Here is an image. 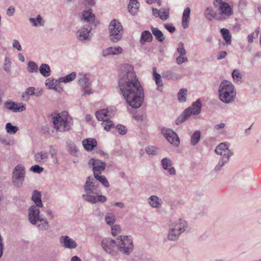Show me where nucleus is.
I'll return each instance as SVG.
<instances>
[{"instance_id":"obj_1","label":"nucleus","mask_w":261,"mask_h":261,"mask_svg":"<svg viewBox=\"0 0 261 261\" xmlns=\"http://www.w3.org/2000/svg\"><path fill=\"white\" fill-rule=\"evenodd\" d=\"M118 87L120 93L127 103L134 109L141 106L144 99V90L134 71L129 64L120 66Z\"/></svg>"},{"instance_id":"obj_2","label":"nucleus","mask_w":261,"mask_h":261,"mask_svg":"<svg viewBox=\"0 0 261 261\" xmlns=\"http://www.w3.org/2000/svg\"><path fill=\"white\" fill-rule=\"evenodd\" d=\"M54 128L59 132L70 130L73 125L72 118L66 111L55 113L51 115Z\"/></svg>"},{"instance_id":"obj_3","label":"nucleus","mask_w":261,"mask_h":261,"mask_svg":"<svg viewBox=\"0 0 261 261\" xmlns=\"http://www.w3.org/2000/svg\"><path fill=\"white\" fill-rule=\"evenodd\" d=\"M39 207L32 205L28 210V219L32 225H36L41 231H46L49 228V224L47 219L40 214Z\"/></svg>"},{"instance_id":"obj_4","label":"nucleus","mask_w":261,"mask_h":261,"mask_svg":"<svg viewBox=\"0 0 261 261\" xmlns=\"http://www.w3.org/2000/svg\"><path fill=\"white\" fill-rule=\"evenodd\" d=\"M218 94L219 99L226 104L232 103L236 97L235 88L228 81H223L220 83Z\"/></svg>"},{"instance_id":"obj_5","label":"nucleus","mask_w":261,"mask_h":261,"mask_svg":"<svg viewBox=\"0 0 261 261\" xmlns=\"http://www.w3.org/2000/svg\"><path fill=\"white\" fill-rule=\"evenodd\" d=\"M84 193L82 197L85 201L90 202L95 201L96 194H101V190L98 184L94 178L88 176L83 186Z\"/></svg>"},{"instance_id":"obj_6","label":"nucleus","mask_w":261,"mask_h":261,"mask_svg":"<svg viewBox=\"0 0 261 261\" xmlns=\"http://www.w3.org/2000/svg\"><path fill=\"white\" fill-rule=\"evenodd\" d=\"M201 102L199 99H198L195 102H193L191 107L186 109L177 118L176 120V124H179L187 120L190 116L193 114L197 115L201 112Z\"/></svg>"},{"instance_id":"obj_7","label":"nucleus","mask_w":261,"mask_h":261,"mask_svg":"<svg viewBox=\"0 0 261 261\" xmlns=\"http://www.w3.org/2000/svg\"><path fill=\"white\" fill-rule=\"evenodd\" d=\"M110 40L114 43L119 41L123 34V28L121 23L116 19L112 20L109 25Z\"/></svg>"},{"instance_id":"obj_8","label":"nucleus","mask_w":261,"mask_h":261,"mask_svg":"<svg viewBox=\"0 0 261 261\" xmlns=\"http://www.w3.org/2000/svg\"><path fill=\"white\" fill-rule=\"evenodd\" d=\"M25 176V169L22 164H18L13 170L12 182L14 187L20 188L23 186Z\"/></svg>"},{"instance_id":"obj_9","label":"nucleus","mask_w":261,"mask_h":261,"mask_svg":"<svg viewBox=\"0 0 261 261\" xmlns=\"http://www.w3.org/2000/svg\"><path fill=\"white\" fill-rule=\"evenodd\" d=\"M103 249L108 253L112 255L116 254L118 252L128 254L130 253L134 246H102Z\"/></svg>"},{"instance_id":"obj_10","label":"nucleus","mask_w":261,"mask_h":261,"mask_svg":"<svg viewBox=\"0 0 261 261\" xmlns=\"http://www.w3.org/2000/svg\"><path fill=\"white\" fill-rule=\"evenodd\" d=\"M213 4L215 7H219L220 13L218 14L223 17L222 20L232 14V10L230 6L227 3L223 2L222 0H214Z\"/></svg>"},{"instance_id":"obj_11","label":"nucleus","mask_w":261,"mask_h":261,"mask_svg":"<svg viewBox=\"0 0 261 261\" xmlns=\"http://www.w3.org/2000/svg\"><path fill=\"white\" fill-rule=\"evenodd\" d=\"M116 111V109L115 107L99 110L95 113L96 117L98 120L103 122V121L108 120L110 118L113 116Z\"/></svg>"},{"instance_id":"obj_12","label":"nucleus","mask_w":261,"mask_h":261,"mask_svg":"<svg viewBox=\"0 0 261 261\" xmlns=\"http://www.w3.org/2000/svg\"><path fill=\"white\" fill-rule=\"evenodd\" d=\"M91 31V27L89 25H84L81 27L76 32V38L81 41L90 40L92 37Z\"/></svg>"},{"instance_id":"obj_13","label":"nucleus","mask_w":261,"mask_h":261,"mask_svg":"<svg viewBox=\"0 0 261 261\" xmlns=\"http://www.w3.org/2000/svg\"><path fill=\"white\" fill-rule=\"evenodd\" d=\"M89 164L92 166L94 176L100 174L106 167V164L104 162L95 158L91 159L89 161Z\"/></svg>"},{"instance_id":"obj_14","label":"nucleus","mask_w":261,"mask_h":261,"mask_svg":"<svg viewBox=\"0 0 261 261\" xmlns=\"http://www.w3.org/2000/svg\"><path fill=\"white\" fill-rule=\"evenodd\" d=\"M162 133L167 140L171 144L177 146L179 143V139L177 134L172 130L168 128H163Z\"/></svg>"},{"instance_id":"obj_15","label":"nucleus","mask_w":261,"mask_h":261,"mask_svg":"<svg viewBox=\"0 0 261 261\" xmlns=\"http://www.w3.org/2000/svg\"><path fill=\"white\" fill-rule=\"evenodd\" d=\"M215 152L217 154L220 155L222 158H228L232 155L233 153L228 149V145L226 143H221L218 145Z\"/></svg>"},{"instance_id":"obj_16","label":"nucleus","mask_w":261,"mask_h":261,"mask_svg":"<svg viewBox=\"0 0 261 261\" xmlns=\"http://www.w3.org/2000/svg\"><path fill=\"white\" fill-rule=\"evenodd\" d=\"M169 226L180 234L183 233L187 228V222L182 219L171 222Z\"/></svg>"},{"instance_id":"obj_17","label":"nucleus","mask_w":261,"mask_h":261,"mask_svg":"<svg viewBox=\"0 0 261 261\" xmlns=\"http://www.w3.org/2000/svg\"><path fill=\"white\" fill-rule=\"evenodd\" d=\"M19 105L20 104L16 103L12 101H6L4 103V107L6 109L15 113L22 112L25 110V107L24 105Z\"/></svg>"},{"instance_id":"obj_18","label":"nucleus","mask_w":261,"mask_h":261,"mask_svg":"<svg viewBox=\"0 0 261 261\" xmlns=\"http://www.w3.org/2000/svg\"><path fill=\"white\" fill-rule=\"evenodd\" d=\"M161 165L163 168L167 171L170 175L176 174L175 169L172 167V161L169 158H163L161 161Z\"/></svg>"},{"instance_id":"obj_19","label":"nucleus","mask_w":261,"mask_h":261,"mask_svg":"<svg viewBox=\"0 0 261 261\" xmlns=\"http://www.w3.org/2000/svg\"><path fill=\"white\" fill-rule=\"evenodd\" d=\"M204 15L205 18L209 20H212L213 19L217 20L223 19V17L217 14L212 7H207L204 11Z\"/></svg>"},{"instance_id":"obj_20","label":"nucleus","mask_w":261,"mask_h":261,"mask_svg":"<svg viewBox=\"0 0 261 261\" xmlns=\"http://www.w3.org/2000/svg\"><path fill=\"white\" fill-rule=\"evenodd\" d=\"M123 49L120 46L110 47L102 50V55L103 57L109 55H116L122 53Z\"/></svg>"},{"instance_id":"obj_21","label":"nucleus","mask_w":261,"mask_h":261,"mask_svg":"<svg viewBox=\"0 0 261 261\" xmlns=\"http://www.w3.org/2000/svg\"><path fill=\"white\" fill-rule=\"evenodd\" d=\"M147 201L149 205L153 208H159L163 204L162 199L156 195L150 196L148 198Z\"/></svg>"},{"instance_id":"obj_22","label":"nucleus","mask_w":261,"mask_h":261,"mask_svg":"<svg viewBox=\"0 0 261 261\" xmlns=\"http://www.w3.org/2000/svg\"><path fill=\"white\" fill-rule=\"evenodd\" d=\"M82 143L85 149L88 151L92 150L97 145V141L93 138L85 139L83 141Z\"/></svg>"},{"instance_id":"obj_23","label":"nucleus","mask_w":261,"mask_h":261,"mask_svg":"<svg viewBox=\"0 0 261 261\" xmlns=\"http://www.w3.org/2000/svg\"><path fill=\"white\" fill-rule=\"evenodd\" d=\"M190 13L191 10L189 7L186 8L184 11L181 23L184 29H186L189 27Z\"/></svg>"},{"instance_id":"obj_24","label":"nucleus","mask_w":261,"mask_h":261,"mask_svg":"<svg viewBox=\"0 0 261 261\" xmlns=\"http://www.w3.org/2000/svg\"><path fill=\"white\" fill-rule=\"evenodd\" d=\"M32 200L35 204V206L40 207L43 206L41 200V194L39 191L35 190L33 192Z\"/></svg>"},{"instance_id":"obj_25","label":"nucleus","mask_w":261,"mask_h":261,"mask_svg":"<svg viewBox=\"0 0 261 261\" xmlns=\"http://www.w3.org/2000/svg\"><path fill=\"white\" fill-rule=\"evenodd\" d=\"M48 158V153L46 151H40L34 154V158L36 162L40 163L45 162Z\"/></svg>"},{"instance_id":"obj_26","label":"nucleus","mask_w":261,"mask_h":261,"mask_svg":"<svg viewBox=\"0 0 261 261\" xmlns=\"http://www.w3.org/2000/svg\"><path fill=\"white\" fill-rule=\"evenodd\" d=\"M35 88L33 87H30L28 88L25 91L22 93L21 96V99L22 100L27 101L29 99V95H36V96H38L41 94L40 93L39 94L35 92Z\"/></svg>"},{"instance_id":"obj_27","label":"nucleus","mask_w":261,"mask_h":261,"mask_svg":"<svg viewBox=\"0 0 261 261\" xmlns=\"http://www.w3.org/2000/svg\"><path fill=\"white\" fill-rule=\"evenodd\" d=\"M118 245H133V239L130 236H120L117 238Z\"/></svg>"},{"instance_id":"obj_28","label":"nucleus","mask_w":261,"mask_h":261,"mask_svg":"<svg viewBox=\"0 0 261 261\" xmlns=\"http://www.w3.org/2000/svg\"><path fill=\"white\" fill-rule=\"evenodd\" d=\"M152 71H153V79L155 81V83L158 86V89L161 91V89L163 87V85L161 76L159 73H158L156 72V67H153Z\"/></svg>"},{"instance_id":"obj_29","label":"nucleus","mask_w":261,"mask_h":261,"mask_svg":"<svg viewBox=\"0 0 261 261\" xmlns=\"http://www.w3.org/2000/svg\"><path fill=\"white\" fill-rule=\"evenodd\" d=\"M79 85L81 88L91 85V82L85 74H79Z\"/></svg>"},{"instance_id":"obj_30","label":"nucleus","mask_w":261,"mask_h":261,"mask_svg":"<svg viewBox=\"0 0 261 261\" xmlns=\"http://www.w3.org/2000/svg\"><path fill=\"white\" fill-rule=\"evenodd\" d=\"M152 34L154 36L156 39L159 41L162 42L164 41L165 37L163 33L157 28L151 27Z\"/></svg>"},{"instance_id":"obj_31","label":"nucleus","mask_w":261,"mask_h":261,"mask_svg":"<svg viewBox=\"0 0 261 261\" xmlns=\"http://www.w3.org/2000/svg\"><path fill=\"white\" fill-rule=\"evenodd\" d=\"M152 40V36L148 31L142 32L140 40L141 44H144L146 42H151Z\"/></svg>"},{"instance_id":"obj_32","label":"nucleus","mask_w":261,"mask_h":261,"mask_svg":"<svg viewBox=\"0 0 261 261\" xmlns=\"http://www.w3.org/2000/svg\"><path fill=\"white\" fill-rule=\"evenodd\" d=\"M139 6L140 5L138 1L129 2L128 5V9L129 13L133 15H135L138 11Z\"/></svg>"},{"instance_id":"obj_33","label":"nucleus","mask_w":261,"mask_h":261,"mask_svg":"<svg viewBox=\"0 0 261 261\" xmlns=\"http://www.w3.org/2000/svg\"><path fill=\"white\" fill-rule=\"evenodd\" d=\"M220 33L225 41L227 45H230L231 43V35L230 34L229 30L227 29H222L220 30Z\"/></svg>"},{"instance_id":"obj_34","label":"nucleus","mask_w":261,"mask_h":261,"mask_svg":"<svg viewBox=\"0 0 261 261\" xmlns=\"http://www.w3.org/2000/svg\"><path fill=\"white\" fill-rule=\"evenodd\" d=\"M180 234V233H179L178 232H177L176 230L170 227L168 231L167 239L170 241H175L178 239Z\"/></svg>"},{"instance_id":"obj_35","label":"nucleus","mask_w":261,"mask_h":261,"mask_svg":"<svg viewBox=\"0 0 261 261\" xmlns=\"http://www.w3.org/2000/svg\"><path fill=\"white\" fill-rule=\"evenodd\" d=\"M40 74L44 77H48L50 75V68L47 64H42L39 68Z\"/></svg>"},{"instance_id":"obj_36","label":"nucleus","mask_w":261,"mask_h":261,"mask_svg":"<svg viewBox=\"0 0 261 261\" xmlns=\"http://www.w3.org/2000/svg\"><path fill=\"white\" fill-rule=\"evenodd\" d=\"M76 76V73L75 72H72L70 74L66 75L65 77H60L58 79L59 82H62L67 83L73 81Z\"/></svg>"},{"instance_id":"obj_37","label":"nucleus","mask_w":261,"mask_h":261,"mask_svg":"<svg viewBox=\"0 0 261 261\" xmlns=\"http://www.w3.org/2000/svg\"><path fill=\"white\" fill-rule=\"evenodd\" d=\"M83 18L86 22H93L95 16L92 13L91 10L84 11L83 13Z\"/></svg>"},{"instance_id":"obj_38","label":"nucleus","mask_w":261,"mask_h":261,"mask_svg":"<svg viewBox=\"0 0 261 261\" xmlns=\"http://www.w3.org/2000/svg\"><path fill=\"white\" fill-rule=\"evenodd\" d=\"M59 241L62 245H76L74 240L67 236L61 237Z\"/></svg>"},{"instance_id":"obj_39","label":"nucleus","mask_w":261,"mask_h":261,"mask_svg":"<svg viewBox=\"0 0 261 261\" xmlns=\"http://www.w3.org/2000/svg\"><path fill=\"white\" fill-rule=\"evenodd\" d=\"M201 132L199 130L195 131L191 137L190 143L192 145H196L200 140Z\"/></svg>"},{"instance_id":"obj_40","label":"nucleus","mask_w":261,"mask_h":261,"mask_svg":"<svg viewBox=\"0 0 261 261\" xmlns=\"http://www.w3.org/2000/svg\"><path fill=\"white\" fill-rule=\"evenodd\" d=\"M94 178L99 181L105 187L109 188L110 187L109 182L104 175H101V174H96V175L94 176Z\"/></svg>"},{"instance_id":"obj_41","label":"nucleus","mask_w":261,"mask_h":261,"mask_svg":"<svg viewBox=\"0 0 261 261\" xmlns=\"http://www.w3.org/2000/svg\"><path fill=\"white\" fill-rule=\"evenodd\" d=\"M38 70V65L35 62L30 61L28 63L27 71L29 73H36Z\"/></svg>"},{"instance_id":"obj_42","label":"nucleus","mask_w":261,"mask_h":261,"mask_svg":"<svg viewBox=\"0 0 261 261\" xmlns=\"http://www.w3.org/2000/svg\"><path fill=\"white\" fill-rule=\"evenodd\" d=\"M66 145L70 153L75 155L77 152V148L75 145L71 140L67 141Z\"/></svg>"},{"instance_id":"obj_43","label":"nucleus","mask_w":261,"mask_h":261,"mask_svg":"<svg viewBox=\"0 0 261 261\" xmlns=\"http://www.w3.org/2000/svg\"><path fill=\"white\" fill-rule=\"evenodd\" d=\"M42 18L40 15H38L37 18H30L29 21L32 23L34 27L43 26V23L42 22Z\"/></svg>"},{"instance_id":"obj_44","label":"nucleus","mask_w":261,"mask_h":261,"mask_svg":"<svg viewBox=\"0 0 261 261\" xmlns=\"http://www.w3.org/2000/svg\"><path fill=\"white\" fill-rule=\"evenodd\" d=\"M106 223L110 225H113L116 221L115 216L112 213H108L105 216Z\"/></svg>"},{"instance_id":"obj_45","label":"nucleus","mask_w":261,"mask_h":261,"mask_svg":"<svg viewBox=\"0 0 261 261\" xmlns=\"http://www.w3.org/2000/svg\"><path fill=\"white\" fill-rule=\"evenodd\" d=\"M229 159L228 158H222L219 160L218 164L216 166L215 168V171H220L222 167L227 163L229 162Z\"/></svg>"},{"instance_id":"obj_46","label":"nucleus","mask_w":261,"mask_h":261,"mask_svg":"<svg viewBox=\"0 0 261 261\" xmlns=\"http://www.w3.org/2000/svg\"><path fill=\"white\" fill-rule=\"evenodd\" d=\"M5 128L7 133L10 134H15L18 130L17 126L12 125L10 122L6 124Z\"/></svg>"},{"instance_id":"obj_47","label":"nucleus","mask_w":261,"mask_h":261,"mask_svg":"<svg viewBox=\"0 0 261 261\" xmlns=\"http://www.w3.org/2000/svg\"><path fill=\"white\" fill-rule=\"evenodd\" d=\"M145 151L149 155H155L158 153V148L153 146H148L145 148Z\"/></svg>"},{"instance_id":"obj_48","label":"nucleus","mask_w":261,"mask_h":261,"mask_svg":"<svg viewBox=\"0 0 261 261\" xmlns=\"http://www.w3.org/2000/svg\"><path fill=\"white\" fill-rule=\"evenodd\" d=\"M187 90L186 89H181L177 94L178 99L180 102H185L186 101V95Z\"/></svg>"},{"instance_id":"obj_49","label":"nucleus","mask_w":261,"mask_h":261,"mask_svg":"<svg viewBox=\"0 0 261 261\" xmlns=\"http://www.w3.org/2000/svg\"><path fill=\"white\" fill-rule=\"evenodd\" d=\"M177 75L171 70L165 71L163 73V76L168 80L177 79Z\"/></svg>"},{"instance_id":"obj_50","label":"nucleus","mask_w":261,"mask_h":261,"mask_svg":"<svg viewBox=\"0 0 261 261\" xmlns=\"http://www.w3.org/2000/svg\"><path fill=\"white\" fill-rule=\"evenodd\" d=\"M177 54L178 56H186L187 51L185 48L184 44L182 42H179L176 49Z\"/></svg>"},{"instance_id":"obj_51","label":"nucleus","mask_w":261,"mask_h":261,"mask_svg":"<svg viewBox=\"0 0 261 261\" xmlns=\"http://www.w3.org/2000/svg\"><path fill=\"white\" fill-rule=\"evenodd\" d=\"M11 61L9 57H5L4 63V70L9 73L11 70Z\"/></svg>"},{"instance_id":"obj_52","label":"nucleus","mask_w":261,"mask_h":261,"mask_svg":"<svg viewBox=\"0 0 261 261\" xmlns=\"http://www.w3.org/2000/svg\"><path fill=\"white\" fill-rule=\"evenodd\" d=\"M95 201L93 202H90V203L92 204H95L97 202L104 203L107 201V197L103 195L99 194H96V195L95 196Z\"/></svg>"},{"instance_id":"obj_53","label":"nucleus","mask_w":261,"mask_h":261,"mask_svg":"<svg viewBox=\"0 0 261 261\" xmlns=\"http://www.w3.org/2000/svg\"><path fill=\"white\" fill-rule=\"evenodd\" d=\"M232 77L233 81L236 82L241 81L242 79V75L239 70L234 69L232 72Z\"/></svg>"},{"instance_id":"obj_54","label":"nucleus","mask_w":261,"mask_h":261,"mask_svg":"<svg viewBox=\"0 0 261 261\" xmlns=\"http://www.w3.org/2000/svg\"><path fill=\"white\" fill-rule=\"evenodd\" d=\"M160 19L163 20H166L169 17V10L165 8L160 9Z\"/></svg>"},{"instance_id":"obj_55","label":"nucleus","mask_w":261,"mask_h":261,"mask_svg":"<svg viewBox=\"0 0 261 261\" xmlns=\"http://www.w3.org/2000/svg\"><path fill=\"white\" fill-rule=\"evenodd\" d=\"M101 125L106 130L109 131L111 127H113L114 124L112 121L108 119V120L103 121L101 123Z\"/></svg>"},{"instance_id":"obj_56","label":"nucleus","mask_w":261,"mask_h":261,"mask_svg":"<svg viewBox=\"0 0 261 261\" xmlns=\"http://www.w3.org/2000/svg\"><path fill=\"white\" fill-rule=\"evenodd\" d=\"M121 227L119 225H113L111 226L112 234L114 236H117L121 231Z\"/></svg>"},{"instance_id":"obj_57","label":"nucleus","mask_w":261,"mask_h":261,"mask_svg":"<svg viewBox=\"0 0 261 261\" xmlns=\"http://www.w3.org/2000/svg\"><path fill=\"white\" fill-rule=\"evenodd\" d=\"M188 58L186 56H178L176 57V63L178 65H181V64L188 62Z\"/></svg>"},{"instance_id":"obj_58","label":"nucleus","mask_w":261,"mask_h":261,"mask_svg":"<svg viewBox=\"0 0 261 261\" xmlns=\"http://www.w3.org/2000/svg\"><path fill=\"white\" fill-rule=\"evenodd\" d=\"M116 128L118 130L119 134L121 135H125L127 133L126 128L123 125L118 124L116 126Z\"/></svg>"},{"instance_id":"obj_59","label":"nucleus","mask_w":261,"mask_h":261,"mask_svg":"<svg viewBox=\"0 0 261 261\" xmlns=\"http://www.w3.org/2000/svg\"><path fill=\"white\" fill-rule=\"evenodd\" d=\"M30 170L34 173H40L43 171V168L38 165H35L32 166Z\"/></svg>"},{"instance_id":"obj_60","label":"nucleus","mask_w":261,"mask_h":261,"mask_svg":"<svg viewBox=\"0 0 261 261\" xmlns=\"http://www.w3.org/2000/svg\"><path fill=\"white\" fill-rule=\"evenodd\" d=\"M56 83L54 79H50V78L47 79L45 81V85L48 87V89H50L54 88V85Z\"/></svg>"},{"instance_id":"obj_61","label":"nucleus","mask_w":261,"mask_h":261,"mask_svg":"<svg viewBox=\"0 0 261 261\" xmlns=\"http://www.w3.org/2000/svg\"><path fill=\"white\" fill-rule=\"evenodd\" d=\"M164 26L171 33H173L175 31V28L172 23H166Z\"/></svg>"},{"instance_id":"obj_62","label":"nucleus","mask_w":261,"mask_h":261,"mask_svg":"<svg viewBox=\"0 0 261 261\" xmlns=\"http://www.w3.org/2000/svg\"><path fill=\"white\" fill-rule=\"evenodd\" d=\"M81 89L83 92V94L84 95H90L93 93V92L90 88V86H88L86 87L85 88H82Z\"/></svg>"},{"instance_id":"obj_63","label":"nucleus","mask_w":261,"mask_h":261,"mask_svg":"<svg viewBox=\"0 0 261 261\" xmlns=\"http://www.w3.org/2000/svg\"><path fill=\"white\" fill-rule=\"evenodd\" d=\"M12 45L14 48L17 49L19 51H21L22 50V47L20 43L16 39L13 40Z\"/></svg>"},{"instance_id":"obj_64","label":"nucleus","mask_w":261,"mask_h":261,"mask_svg":"<svg viewBox=\"0 0 261 261\" xmlns=\"http://www.w3.org/2000/svg\"><path fill=\"white\" fill-rule=\"evenodd\" d=\"M15 9L13 6H10L7 10V15L8 16H12L15 12Z\"/></svg>"}]
</instances>
